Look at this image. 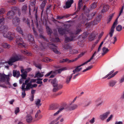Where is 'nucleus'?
<instances>
[{
    "label": "nucleus",
    "instance_id": "8fccbe9b",
    "mask_svg": "<svg viewBox=\"0 0 124 124\" xmlns=\"http://www.w3.org/2000/svg\"><path fill=\"white\" fill-rule=\"evenodd\" d=\"M64 109V108H60L58 111H57L56 113H54V114L53 115L54 116L58 114L62 110Z\"/></svg>",
    "mask_w": 124,
    "mask_h": 124
},
{
    "label": "nucleus",
    "instance_id": "e433bc0d",
    "mask_svg": "<svg viewBox=\"0 0 124 124\" xmlns=\"http://www.w3.org/2000/svg\"><path fill=\"white\" fill-rule=\"evenodd\" d=\"M2 46L3 47L7 48H9L11 46L10 45L5 43H2Z\"/></svg>",
    "mask_w": 124,
    "mask_h": 124
},
{
    "label": "nucleus",
    "instance_id": "5701e85b",
    "mask_svg": "<svg viewBox=\"0 0 124 124\" xmlns=\"http://www.w3.org/2000/svg\"><path fill=\"white\" fill-rule=\"evenodd\" d=\"M80 66L79 65L76 67L75 69L73 71V73L72 74L73 75L75 74L76 72H78L81 70L82 68H80Z\"/></svg>",
    "mask_w": 124,
    "mask_h": 124
},
{
    "label": "nucleus",
    "instance_id": "680f3d73",
    "mask_svg": "<svg viewBox=\"0 0 124 124\" xmlns=\"http://www.w3.org/2000/svg\"><path fill=\"white\" fill-rule=\"evenodd\" d=\"M35 23L36 24V25L37 27L38 26V20L37 19V16L36 15H35Z\"/></svg>",
    "mask_w": 124,
    "mask_h": 124
},
{
    "label": "nucleus",
    "instance_id": "bf43d9fd",
    "mask_svg": "<svg viewBox=\"0 0 124 124\" xmlns=\"http://www.w3.org/2000/svg\"><path fill=\"white\" fill-rule=\"evenodd\" d=\"M64 18L63 16H56V19H57L60 20Z\"/></svg>",
    "mask_w": 124,
    "mask_h": 124
},
{
    "label": "nucleus",
    "instance_id": "a18cd8bd",
    "mask_svg": "<svg viewBox=\"0 0 124 124\" xmlns=\"http://www.w3.org/2000/svg\"><path fill=\"white\" fill-rule=\"evenodd\" d=\"M27 7L26 5H24L23 6L22 8V11L23 12H25L27 10Z\"/></svg>",
    "mask_w": 124,
    "mask_h": 124
},
{
    "label": "nucleus",
    "instance_id": "f03ea898",
    "mask_svg": "<svg viewBox=\"0 0 124 124\" xmlns=\"http://www.w3.org/2000/svg\"><path fill=\"white\" fill-rule=\"evenodd\" d=\"M0 31L3 34V36L5 38H8L10 41L13 40L15 36L14 34H12L11 32H7L8 29V27L7 26L2 25L0 27Z\"/></svg>",
    "mask_w": 124,
    "mask_h": 124
},
{
    "label": "nucleus",
    "instance_id": "cd10ccee",
    "mask_svg": "<svg viewBox=\"0 0 124 124\" xmlns=\"http://www.w3.org/2000/svg\"><path fill=\"white\" fill-rule=\"evenodd\" d=\"M78 107V105L76 104H74L72 106H70L68 107L69 109L70 110H73L76 108Z\"/></svg>",
    "mask_w": 124,
    "mask_h": 124
},
{
    "label": "nucleus",
    "instance_id": "c9c22d12",
    "mask_svg": "<svg viewBox=\"0 0 124 124\" xmlns=\"http://www.w3.org/2000/svg\"><path fill=\"white\" fill-rule=\"evenodd\" d=\"M46 29L47 32L48 33V34L49 36H50L52 32V30L48 26H46Z\"/></svg>",
    "mask_w": 124,
    "mask_h": 124
},
{
    "label": "nucleus",
    "instance_id": "2f4dec72",
    "mask_svg": "<svg viewBox=\"0 0 124 124\" xmlns=\"http://www.w3.org/2000/svg\"><path fill=\"white\" fill-rule=\"evenodd\" d=\"M102 50L103 52L102 53V55H103L106 54L109 51V50L107 48L105 47H104L103 48Z\"/></svg>",
    "mask_w": 124,
    "mask_h": 124
},
{
    "label": "nucleus",
    "instance_id": "4d7b16f0",
    "mask_svg": "<svg viewBox=\"0 0 124 124\" xmlns=\"http://www.w3.org/2000/svg\"><path fill=\"white\" fill-rule=\"evenodd\" d=\"M113 117V115H110L108 118L107 119L106 121L107 122H108Z\"/></svg>",
    "mask_w": 124,
    "mask_h": 124
},
{
    "label": "nucleus",
    "instance_id": "09e8293b",
    "mask_svg": "<svg viewBox=\"0 0 124 124\" xmlns=\"http://www.w3.org/2000/svg\"><path fill=\"white\" fill-rule=\"evenodd\" d=\"M122 29V26L121 25H119L116 27V30L117 31H120Z\"/></svg>",
    "mask_w": 124,
    "mask_h": 124
},
{
    "label": "nucleus",
    "instance_id": "72a5a7b5",
    "mask_svg": "<svg viewBox=\"0 0 124 124\" xmlns=\"http://www.w3.org/2000/svg\"><path fill=\"white\" fill-rule=\"evenodd\" d=\"M40 100L39 99H37L35 101V103L36 106L38 107L41 106V104L40 103Z\"/></svg>",
    "mask_w": 124,
    "mask_h": 124
},
{
    "label": "nucleus",
    "instance_id": "b1692460",
    "mask_svg": "<svg viewBox=\"0 0 124 124\" xmlns=\"http://www.w3.org/2000/svg\"><path fill=\"white\" fill-rule=\"evenodd\" d=\"M109 8V5H108L104 4L103 8L101 10L102 12L104 13L107 11L108 10Z\"/></svg>",
    "mask_w": 124,
    "mask_h": 124
},
{
    "label": "nucleus",
    "instance_id": "f8f14e48",
    "mask_svg": "<svg viewBox=\"0 0 124 124\" xmlns=\"http://www.w3.org/2000/svg\"><path fill=\"white\" fill-rule=\"evenodd\" d=\"M100 20V18L99 17H97L94 19L93 21L91 22L90 23H88L87 24L90 26L94 25L97 24Z\"/></svg>",
    "mask_w": 124,
    "mask_h": 124
},
{
    "label": "nucleus",
    "instance_id": "58836bf2",
    "mask_svg": "<svg viewBox=\"0 0 124 124\" xmlns=\"http://www.w3.org/2000/svg\"><path fill=\"white\" fill-rule=\"evenodd\" d=\"M43 76V75L42 74H41L39 72H38L36 74L34 77V78H39L42 77Z\"/></svg>",
    "mask_w": 124,
    "mask_h": 124
},
{
    "label": "nucleus",
    "instance_id": "423d86ee",
    "mask_svg": "<svg viewBox=\"0 0 124 124\" xmlns=\"http://www.w3.org/2000/svg\"><path fill=\"white\" fill-rule=\"evenodd\" d=\"M9 75H6L4 73H0V82H5V84L9 85Z\"/></svg>",
    "mask_w": 124,
    "mask_h": 124
},
{
    "label": "nucleus",
    "instance_id": "6e6d98bb",
    "mask_svg": "<svg viewBox=\"0 0 124 124\" xmlns=\"http://www.w3.org/2000/svg\"><path fill=\"white\" fill-rule=\"evenodd\" d=\"M20 111L19 108L18 107H16L15 108V113L16 115H17V114Z\"/></svg>",
    "mask_w": 124,
    "mask_h": 124
},
{
    "label": "nucleus",
    "instance_id": "c85d7f7f",
    "mask_svg": "<svg viewBox=\"0 0 124 124\" xmlns=\"http://www.w3.org/2000/svg\"><path fill=\"white\" fill-rule=\"evenodd\" d=\"M25 85H26V86L25 88V90L26 91H28L29 90L30 88H31V83L30 82Z\"/></svg>",
    "mask_w": 124,
    "mask_h": 124
},
{
    "label": "nucleus",
    "instance_id": "1a4fd4ad",
    "mask_svg": "<svg viewBox=\"0 0 124 124\" xmlns=\"http://www.w3.org/2000/svg\"><path fill=\"white\" fill-rule=\"evenodd\" d=\"M96 13V12H94V13H93L91 14H90L88 15L87 16L88 17V18H86L84 15L83 16L82 15V23H85L86 22H87L88 20H90L91 19H92Z\"/></svg>",
    "mask_w": 124,
    "mask_h": 124
},
{
    "label": "nucleus",
    "instance_id": "9b49d317",
    "mask_svg": "<svg viewBox=\"0 0 124 124\" xmlns=\"http://www.w3.org/2000/svg\"><path fill=\"white\" fill-rule=\"evenodd\" d=\"M81 26V24H79L78 26L79 28H78L76 29V30L75 31H70L71 32V34H72L73 35L75 36V35L77 34H78L79 33L82 31V30L80 27Z\"/></svg>",
    "mask_w": 124,
    "mask_h": 124
},
{
    "label": "nucleus",
    "instance_id": "ea45409f",
    "mask_svg": "<svg viewBox=\"0 0 124 124\" xmlns=\"http://www.w3.org/2000/svg\"><path fill=\"white\" fill-rule=\"evenodd\" d=\"M95 36H96L93 34H91L89 38V40L90 41H92L94 39Z\"/></svg>",
    "mask_w": 124,
    "mask_h": 124
},
{
    "label": "nucleus",
    "instance_id": "3c124183",
    "mask_svg": "<svg viewBox=\"0 0 124 124\" xmlns=\"http://www.w3.org/2000/svg\"><path fill=\"white\" fill-rule=\"evenodd\" d=\"M44 61L46 62H49L52 61V60L50 59L47 57H46L44 59Z\"/></svg>",
    "mask_w": 124,
    "mask_h": 124
},
{
    "label": "nucleus",
    "instance_id": "dca6fc26",
    "mask_svg": "<svg viewBox=\"0 0 124 124\" xmlns=\"http://www.w3.org/2000/svg\"><path fill=\"white\" fill-rule=\"evenodd\" d=\"M15 14V12L14 11L11 10L8 11L7 14V17L8 19H11L14 16Z\"/></svg>",
    "mask_w": 124,
    "mask_h": 124
},
{
    "label": "nucleus",
    "instance_id": "603ef678",
    "mask_svg": "<svg viewBox=\"0 0 124 124\" xmlns=\"http://www.w3.org/2000/svg\"><path fill=\"white\" fill-rule=\"evenodd\" d=\"M6 11L5 9L4 8H1L0 9V15L4 14Z\"/></svg>",
    "mask_w": 124,
    "mask_h": 124
},
{
    "label": "nucleus",
    "instance_id": "0eeeda50",
    "mask_svg": "<svg viewBox=\"0 0 124 124\" xmlns=\"http://www.w3.org/2000/svg\"><path fill=\"white\" fill-rule=\"evenodd\" d=\"M123 10H120V11L119 15L118 17L116 19L114 23L112 26L111 28V29L110 30V32L109 33V36L111 37H112V36L113 33L114 32V29L115 28L117 24V19L118 18L119 16L121 15V13L123 12Z\"/></svg>",
    "mask_w": 124,
    "mask_h": 124
},
{
    "label": "nucleus",
    "instance_id": "69168bd1",
    "mask_svg": "<svg viewBox=\"0 0 124 124\" xmlns=\"http://www.w3.org/2000/svg\"><path fill=\"white\" fill-rule=\"evenodd\" d=\"M30 78H28L25 81V83H24L25 85L26 84H27L28 83H29V82L30 80Z\"/></svg>",
    "mask_w": 124,
    "mask_h": 124
},
{
    "label": "nucleus",
    "instance_id": "864d4df0",
    "mask_svg": "<svg viewBox=\"0 0 124 124\" xmlns=\"http://www.w3.org/2000/svg\"><path fill=\"white\" fill-rule=\"evenodd\" d=\"M95 118L94 117H93L92 119H90L89 121V122L91 124H93L95 122Z\"/></svg>",
    "mask_w": 124,
    "mask_h": 124
},
{
    "label": "nucleus",
    "instance_id": "e2e57ef3",
    "mask_svg": "<svg viewBox=\"0 0 124 124\" xmlns=\"http://www.w3.org/2000/svg\"><path fill=\"white\" fill-rule=\"evenodd\" d=\"M64 47L65 49H70V48L71 47L69 45L67 44L65 45L64 46Z\"/></svg>",
    "mask_w": 124,
    "mask_h": 124
},
{
    "label": "nucleus",
    "instance_id": "79ce46f5",
    "mask_svg": "<svg viewBox=\"0 0 124 124\" xmlns=\"http://www.w3.org/2000/svg\"><path fill=\"white\" fill-rule=\"evenodd\" d=\"M53 45H53L54 46V47L51 48L52 50L55 53L58 54H60V52L57 51L56 48L55 47V45L54 44Z\"/></svg>",
    "mask_w": 124,
    "mask_h": 124
},
{
    "label": "nucleus",
    "instance_id": "c756f323",
    "mask_svg": "<svg viewBox=\"0 0 124 124\" xmlns=\"http://www.w3.org/2000/svg\"><path fill=\"white\" fill-rule=\"evenodd\" d=\"M83 6L82 0H79L78 3V11H79Z\"/></svg>",
    "mask_w": 124,
    "mask_h": 124
},
{
    "label": "nucleus",
    "instance_id": "4c0bfd02",
    "mask_svg": "<svg viewBox=\"0 0 124 124\" xmlns=\"http://www.w3.org/2000/svg\"><path fill=\"white\" fill-rule=\"evenodd\" d=\"M114 13H113L110 15L108 16L107 19V23H108L111 20L113 17Z\"/></svg>",
    "mask_w": 124,
    "mask_h": 124
},
{
    "label": "nucleus",
    "instance_id": "aec40b11",
    "mask_svg": "<svg viewBox=\"0 0 124 124\" xmlns=\"http://www.w3.org/2000/svg\"><path fill=\"white\" fill-rule=\"evenodd\" d=\"M26 122L28 123H31L32 120V117L30 115H28L26 117Z\"/></svg>",
    "mask_w": 124,
    "mask_h": 124
},
{
    "label": "nucleus",
    "instance_id": "37998d69",
    "mask_svg": "<svg viewBox=\"0 0 124 124\" xmlns=\"http://www.w3.org/2000/svg\"><path fill=\"white\" fill-rule=\"evenodd\" d=\"M32 29L33 31V33L36 36L37 35V34L36 31H35L34 28V26L33 23V20H32Z\"/></svg>",
    "mask_w": 124,
    "mask_h": 124
},
{
    "label": "nucleus",
    "instance_id": "2eb2a0df",
    "mask_svg": "<svg viewBox=\"0 0 124 124\" xmlns=\"http://www.w3.org/2000/svg\"><path fill=\"white\" fill-rule=\"evenodd\" d=\"M73 2V0H67V1L65 5L63 6V8L65 9L69 8L71 7Z\"/></svg>",
    "mask_w": 124,
    "mask_h": 124
},
{
    "label": "nucleus",
    "instance_id": "338daca9",
    "mask_svg": "<svg viewBox=\"0 0 124 124\" xmlns=\"http://www.w3.org/2000/svg\"><path fill=\"white\" fill-rule=\"evenodd\" d=\"M55 109L54 107V106L52 105L50 106L49 109L50 110H54Z\"/></svg>",
    "mask_w": 124,
    "mask_h": 124
},
{
    "label": "nucleus",
    "instance_id": "412c9836",
    "mask_svg": "<svg viewBox=\"0 0 124 124\" xmlns=\"http://www.w3.org/2000/svg\"><path fill=\"white\" fill-rule=\"evenodd\" d=\"M63 87L62 85L61 84H57V86L56 88H53V91L54 92H56L59 90L61 89Z\"/></svg>",
    "mask_w": 124,
    "mask_h": 124
},
{
    "label": "nucleus",
    "instance_id": "9d476101",
    "mask_svg": "<svg viewBox=\"0 0 124 124\" xmlns=\"http://www.w3.org/2000/svg\"><path fill=\"white\" fill-rule=\"evenodd\" d=\"M20 22V18L16 16H15L12 20V24L15 26L18 25Z\"/></svg>",
    "mask_w": 124,
    "mask_h": 124
},
{
    "label": "nucleus",
    "instance_id": "49530a36",
    "mask_svg": "<svg viewBox=\"0 0 124 124\" xmlns=\"http://www.w3.org/2000/svg\"><path fill=\"white\" fill-rule=\"evenodd\" d=\"M36 0H31V4L32 6L34 7L35 8V5L36 4Z\"/></svg>",
    "mask_w": 124,
    "mask_h": 124
},
{
    "label": "nucleus",
    "instance_id": "473e14b6",
    "mask_svg": "<svg viewBox=\"0 0 124 124\" xmlns=\"http://www.w3.org/2000/svg\"><path fill=\"white\" fill-rule=\"evenodd\" d=\"M92 103L91 101L85 100L84 102V105L85 106H88Z\"/></svg>",
    "mask_w": 124,
    "mask_h": 124
},
{
    "label": "nucleus",
    "instance_id": "052dcab7",
    "mask_svg": "<svg viewBox=\"0 0 124 124\" xmlns=\"http://www.w3.org/2000/svg\"><path fill=\"white\" fill-rule=\"evenodd\" d=\"M17 0H10L8 1L9 3H11L12 4H16Z\"/></svg>",
    "mask_w": 124,
    "mask_h": 124
},
{
    "label": "nucleus",
    "instance_id": "13d9d810",
    "mask_svg": "<svg viewBox=\"0 0 124 124\" xmlns=\"http://www.w3.org/2000/svg\"><path fill=\"white\" fill-rule=\"evenodd\" d=\"M96 4L95 2L93 3L91 6V8L92 9L95 8L96 7Z\"/></svg>",
    "mask_w": 124,
    "mask_h": 124
},
{
    "label": "nucleus",
    "instance_id": "393cba45",
    "mask_svg": "<svg viewBox=\"0 0 124 124\" xmlns=\"http://www.w3.org/2000/svg\"><path fill=\"white\" fill-rule=\"evenodd\" d=\"M46 0H44L43 1L40 5V8L42 10L41 15H42L43 12V11L44 8L45 7L46 4Z\"/></svg>",
    "mask_w": 124,
    "mask_h": 124
},
{
    "label": "nucleus",
    "instance_id": "4be33fe9",
    "mask_svg": "<svg viewBox=\"0 0 124 124\" xmlns=\"http://www.w3.org/2000/svg\"><path fill=\"white\" fill-rule=\"evenodd\" d=\"M117 82V81L116 80H111L109 82L108 85L110 87H113L115 85Z\"/></svg>",
    "mask_w": 124,
    "mask_h": 124
},
{
    "label": "nucleus",
    "instance_id": "f704fd0d",
    "mask_svg": "<svg viewBox=\"0 0 124 124\" xmlns=\"http://www.w3.org/2000/svg\"><path fill=\"white\" fill-rule=\"evenodd\" d=\"M16 30L17 31L22 34V35L24 37L23 32L20 27H17L16 28Z\"/></svg>",
    "mask_w": 124,
    "mask_h": 124
},
{
    "label": "nucleus",
    "instance_id": "7ed1b4c3",
    "mask_svg": "<svg viewBox=\"0 0 124 124\" xmlns=\"http://www.w3.org/2000/svg\"><path fill=\"white\" fill-rule=\"evenodd\" d=\"M23 57L21 55L16 54H13L12 56L9 59L7 62L10 66L13 65V63L17 61L22 60Z\"/></svg>",
    "mask_w": 124,
    "mask_h": 124
},
{
    "label": "nucleus",
    "instance_id": "39448f33",
    "mask_svg": "<svg viewBox=\"0 0 124 124\" xmlns=\"http://www.w3.org/2000/svg\"><path fill=\"white\" fill-rule=\"evenodd\" d=\"M66 70V68L64 67L54 71H51L46 74L45 75V76L46 77H48L51 74L50 77V78H53L57 73H60L62 72V71Z\"/></svg>",
    "mask_w": 124,
    "mask_h": 124
},
{
    "label": "nucleus",
    "instance_id": "774afa93",
    "mask_svg": "<svg viewBox=\"0 0 124 124\" xmlns=\"http://www.w3.org/2000/svg\"><path fill=\"white\" fill-rule=\"evenodd\" d=\"M35 66L36 67L39 69H40L41 68V66L40 64H35Z\"/></svg>",
    "mask_w": 124,
    "mask_h": 124
},
{
    "label": "nucleus",
    "instance_id": "0e129e2a",
    "mask_svg": "<svg viewBox=\"0 0 124 124\" xmlns=\"http://www.w3.org/2000/svg\"><path fill=\"white\" fill-rule=\"evenodd\" d=\"M124 82V75L119 80V82L120 83H122Z\"/></svg>",
    "mask_w": 124,
    "mask_h": 124
},
{
    "label": "nucleus",
    "instance_id": "6ab92c4d",
    "mask_svg": "<svg viewBox=\"0 0 124 124\" xmlns=\"http://www.w3.org/2000/svg\"><path fill=\"white\" fill-rule=\"evenodd\" d=\"M24 70L22 69L21 70V72L22 74L21 75V76L22 78L25 79L27 77V73L26 71H24Z\"/></svg>",
    "mask_w": 124,
    "mask_h": 124
},
{
    "label": "nucleus",
    "instance_id": "a211bd4d",
    "mask_svg": "<svg viewBox=\"0 0 124 124\" xmlns=\"http://www.w3.org/2000/svg\"><path fill=\"white\" fill-rule=\"evenodd\" d=\"M25 85L24 83H23L22 85L21 89L22 92V98H23L26 96V94L25 93L26 90H25Z\"/></svg>",
    "mask_w": 124,
    "mask_h": 124
},
{
    "label": "nucleus",
    "instance_id": "4468645a",
    "mask_svg": "<svg viewBox=\"0 0 124 124\" xmlns=\"http://www.w3.org/2000/svg\"><path fill=\"white\" fill-rule=\"evenodd\" d=\"M71 33V32L70 31L68 33L70 35V37L68 36H66L65 37V42H68L71 41L73 40L74 38L75 37V36L73 35L72 34H70Z\"/></svg>",
    "mask_w": 124,
    "mask_h": 124
},
{
    "label": "nucleus",
    "instance_id": "bb28decb",
    "mask_svg": "<svg viewBox=\"0 0 124 124\" xmlns=\"http://www.w3.org/2000/svg\"><path fill=\"white\" fill-rule=\"evenodd\" d=\"M13 74L14 77L16 76L17 78L20 76V72L19 71L14 70L13 72Z\"/></svg>",
    "mask_w": 124,
    "mask_h": 124
},
{
    "label": "nucleus",
    "instance_id": "de8ad7c7",
    "mask_svg": "<svg viewBox=\"0 0 124 124\" xmlns=\"http://www.w3.org/2000/svg\"><path fill=\"white\" fill-rule=\"evenodd\" d=\"M4 18L3 17V15L0 16V24L4 23Z\"/></svg>",
    "mask_w": 124,
    "mask_h": 124
},
{
    "label": "nucleus",
    "instance_id": "ddd939ff",
    "mask_svg": "<svg viewBox=\"0 0 124 124\" xmlns=\"http://www.w3.org/2000/svg\"><path fill=\"white\" fill-rule=\"evenodd\" d=\"M110 112L108 111L100 115L99 116L100 119L102 121L106 119L109 115Z\"/></svg>",
    "mask_w": 124,
    "mask_h": 124
},
{
    "label": "nucleus",
    "instance_id": "5fc2aeb1",
    "mask_svg": "<svg viewBox=\"0 0 124 124\" xmlns=\"http://www.w3.org/2000/svg\"><path fill=\"white\" fill-rule=\"evenodd\" d=\"M84 53H81L79 55L78 57L74 59H73V62L76 61L79 57L82 56L83 55H84Z\"/></svg>",
    "mask_w": 124,
    "mask_h": 124
},
{
    "label": "nucleus",
    "instance_id": "c03bdc74",
    "mask_svg": "<svg viewBox=\"0 0 124 124\" xmlns=\"http://www.w3.org/2000/svg\"><path fill=\"white\" fill-rule=\"evenodd\" d=\"M97 53V52H96V51L95 52L94 54L92 55L91 57L86 62V63H87L90 62L91 60H92V59H93L94 57L96 55V54Z\"/></svg>",
    "mask_w": 124,
    "mask_h": 124
},
{
    "label": "nucleus",
    "instance_id": "f257e3e1",
    "mask_svg": "<svg viewBox=\"0 0 124 124\" xmlns=\"http://www.w3.org/2000/svg\"><path fill=\"white\" fill-rule=\"evenodd\" d=\"M41 37L44 40L40 43L39 48L34 43V38L31 34H29L28 36V39L30 42V44L32 45V48L36 50H38L39 49H43L46 48L47 46L51 47V45L49 44L47 41L46 40L45 37L41 36Z\"/></svg>",
    "mask_w": 124,
    "mask_h": 124
},
{
    "label": "nucleus",
    "instance_id": "7c9ffc66",
    "mask_svg": "<svg viewBox=\"0 0 124 124\" xmlns=\"http://www.w3.org/2000/svg\"><path fill=\"white\" fill-rule=\"evenodd\" d=\"M73 74H71L70 76H68L66 79L65 82L67 84L69 83L72 77Z\"/></svg>",
    "mask_w": 124,
    "mask_h": 124
},
{
    "label": "nucleus",
    "instance_id": "a878e982",
    "mask_svg": "<svg viewBox=\"0 0 124 124\" xmlns=\"http://www.w3.org/2000/svg\"><path fill=\"white\" fill-rule=\"evenodd\" d=\"M51 82L54 87L53 88H56L57 86V82L56 79L52 80Z\"/></svg>",
    "mask_w": 124,
    "mask_h": 124
},
{
    "label": "nucleus",
    "instance_id": "a19ab883",
    "mask_svg": "<svg viewBox=\"0 0 124 124\" xmlns=\"http://www.w3.org/2000/svg\"><path fill=\"white\" fill-rule=\"evenodd\" d=\"M78 53V50L75 49H70L69 53L70 54H75Z\"/></svg>",
    "mask_w": 124,
    "mask_h": 124
},
{
    "label": "nucleus",
    "instance_id": "20e7f679",
    "mask_svg": "<svg viewBox=\"0 0 124 124\" xmlns=\"http://www.w3.org/2000/svg\"><path fill=\"white\" fill-rule=\"evenodd\" d=\"M70 26V24H65L63 25L62 26L64 28V29L61 28L58 29V31L59 33L62 35L68 33L70 31V30L69 29Z\"/></svg>",
    "mask_w": 124,
    "mask_h": 124
},
{
    "label": "nucleus",
    "instance_id": "6e6552de",
    "mask_svg": "<svg viewBox=\"0 0 124 124\" xmlns=\"http://www.w3.org/2000/svg\"><path fill=\"white\" fill-rule=\"evenodd\" d=\"M16 41L19 47L24 48L25 47V44L23 42V39L19 36H16Z\"/></svg>",
    "mask_w": 124,
    "mask_h": 124
},
{
    "label": "nucleus",
    "instance_id": "f3484780",
    "mask_svg": "<svg viewBox=\"0 0 124 124\" xmlns=\"http://www.w3.org/2000/svg\"><path fill=\"white\" fill-rule=\"evenodd\" d=\"M103 102V101L101 98L98 99L95 101L96 106L97 107L100 106Z\"/></svg>",
    "mask_w": 124,
    "mask_h": 124
}]
</instances>
